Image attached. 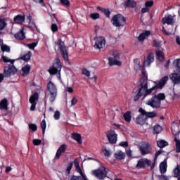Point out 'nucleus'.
I'll return each mask as SVG.
<instances>
[{
    "instance_id": "16",
    "label": "nucleus",
    "mask_w": 180,
    "mask_h": 180,
    "mask_svg": "<svg viewBox=\"0 0 180 180\" xmlns=\"http://www.w3.org/2000/svg\"><path fill=\"white\" fill-rule=\"evenodd\" d=\"M65 151H67V145L62 144L56 151L55 160H60V158L61 157V154H64Z\"/></svg>"
},
{
    "instance_id": "36",
    "label": "nucleus",
    "mask_w": 180,
    "mask_h": 180,
    "mask_svg": "<svg viewBox=\"0 0 180 180\" xmlns=\"http://www.w3.org/2000/svg\"><path fill=\"white\" fill-rule=\"evenodd\" d=\"M157 145L160 148H164V147H167V146H168V142L164 140H160L157 141Z\"/></svg>"
},
{
    "instance_id": "35",
    "label": "nucleus",
    "mask_w": 180,
    "mask_h": 180,
    "mask_svg": "<svg viewBox=\"0 0 180 180\" xmlns=\"http://www.w3.org/2000/svg\"><path fill=\"white\" fill-rule=\"evenodd\" d=\"M22 75L23 77H25V75H28L29 72H30V65H27L25 66H24L22 68Z\"/></svg>"
},
{
    "instance_id": "12",
    "label": "nucleus",
    "mask_w": 180,
    "mask_h": 180,
    "mask_svg": "<svg viewBox=\"0 0 180 180\" xmlns=\"http://www.w3.org/2000/svg\"><path fill=\"white\" fill-rule=\"evenodd\" d=\"M107 139H108V141L111 144H116L117 141V134H116V131L113 129L107 131Z\"/></svg>"
},
{
    "instance_id": "31",
    "label": "nucleus",
    "mask_w": 180,
    "mask_h": 180,
    "mask_svg": "<svg viewBox=\"0 0 180 180\" xmlns=\"http://www.w3.org/2000/svg\"><path fill=\"white\" fill-rule=\"evenodd\" d=\"M137 5V2L133 1V0H127V1H125V6L127 8H136Z\"/></svg>"
},
{
    "instance_id": "44",
    "label": "nucleus",
    "mask_w": 180,
    "mask_h": 180,
    "mask_svg": "<svg viewBox=\"0 0 180 180\" xmlns=\"http://www.w3.org/2000/svg\"><path fill=\"white\" fill-rule=\"evenodd\" d=\"M41 127L42 129V134L44 136L46 133V128L47 127V124L46 123V120H43L41 122Z\"/></svg>"
},
{
    "instance_id": "19",
    "label": "nucleus",
    "mask_w": 180,
    "mask_h": 180,
    "mask_svg": "<svg viewBox=\"0 0 180 180\" xmlns=\"http://www.w3.org/2000/svg\"><path fill=\"white\" fill-rule=\"evenodd\" d=\"M14 37L16 40H25V39H26V36L25 35V29L22 28L20 32L15 33Z\"/></svg>"
},
{
    "instance_id": "63",
    "label": "nucleus",
    "mask_w": 180,
    "mask_h": 180,
    "mask_svg": "<svg viewBox=\"0 0 180 180\" xmlns=\"http://www.w3.org/2000/svg\"><path fill=\"white\" fill-rule=\"evenodd\" d=\"M158 179L160 180H168V178L165 175H160L158 176Z\"/></svg>"
},
{
    "instance_id": "46",
    "label": "nucleus",
    "mask_w": 180,
    "mask_h": 180,
    "mask_svg": "<svg viewBox=\"0 0 180 180\" xmlns=\"http://www.w3.org/2000/svg\"><path fill=\"white\" fill-rule=\"evenodd\" d=\"M153 46L156 49H161V41H158L156 39H153Z\"/></svg>"
},
{
    "instance_id": "9",
    "label": "nucleus",
    "mask_w": 180,
    "mask_h": 180,
    "mask_svg": "<svg viewBox=\"0 0 180 180\" xmlns=\"http://www.w3.org/2000/svg\"><path fill=\"white\" fill-rule=\"evenodd\" d=\"M146 104L150 106V108H153V109H160V108H161V102H160L158 98L155 96H152V98L146 102Z\"/></svg>"
},
{
    "instance_id": "52",
    "label": "nucleus",
    "mask_w": 180,
    "mask_h": 180,
    "mask_svg": "<svg viewBox=\"0 0 180 180\" xmlns=\"http://www.w3.org/2000/svg\"><path fill=\"white\" fill-rule=\"evenodd\" d=\"M175 141H176V153H180V142L179 141L176 140V139H175Z\"/></svg>"
},
{
    "instance_id": "21",
    "label": "nucleus",
    "mask_w": 180,
    "mask_h": 180,
    "mask_svg": "<svg viewBox=\"0 0 180 180\" xmlns=\"http://www.w3.org/2000/svg\"><path fill=\"white\" fill-rule=\"evenodd\" d=\"M151 63H154V53H150L148 55L146 60L143 62L144 65H148L150 67L151 65Z\"/></svg>"
},
{
    "instance_id": "2",
    "label": "nucleus",
    "mask_w": 180,
    "mask_h": 180,
    "mask_svg": "<svg viewBox=\"0 0 180 180\" xmlns=\"http://www.w3.org/2000/svg\"><path fill=\"white\" fill-rule=\"evenodd\" d=\"M168 76L163 77L160 82H154L155 85L152 88H150L148 90L146 91V95H155L158 92V89H162L165 86L167 82H168Z\"/></svg>"
},
{
    "instance_id": "11",
    "label": "nucleus",
    "mask_w": 180,
    "mask_h": 180,
    "mask_svg": "<svg viewBox=\"0 0 180 180\" xmlns=\"http://www.w3.org/2000/svg\"><path fill=\"white\" fill-rule=\"evenodd\" d=\"M151 165V160L147 158H142L138 160L136 168L138 169H143L146 167H150Z\"/></svg>"
},
{
    "instance_id": "48",
    "label": "nucleus",
    "mask_w": 180,
    "mask_h": 180,
    "mask_svg": "<svg viewBox=\"0 0 180 180\" xmlns=\"http://www.w3.org/2000/svg\"><path fill=\"white\" fill-rule=\"evenodd\" d=\"M29 129L30 130H32V131H36L37 130V125L36 124H29Z\"/></svg>"
},
{
    "instance_id": "18",
    "label": "nucleus",
    "mask_w": 180,
    "mask_h": 180,
    "mask_svg": "<svg viewBox=\"0 0 180 180\" xmlns=\"http://www.w3.org/2000/svg\"><path fill=\"white\" fill-rule=\"evenodd\" d=\"M25 14H18L14 17L13 20L17 25H22V23H25Z\"/></svg>"
},
{
    "instance_id": "62",
    "label": "nucleus",
    "mask_w": 180,
    "mask_h": 180,
    "mask_svg": "<svg viewBox=\"0 0 180 180\" xmlns=\"http://www.w3.org/2000/svg\"><path fill=\"white\" fill-rule=\"evenodd\" d=\"M77 102H78V100L77 99V98L73 97L71 101L72 106H74L77 103Z\"/></svg>"
},
{
    "instance_id": "61",
    "label": "nucleus",
    "mask_w": 180,
    "mask_h": 180,
    "mask_svg": "<svg viewBox=\"0 0 180 180\" xmlns=\"http://www.w3.org/2000/svg\"><path fill=\"white\" fill-rule=\"evenodd\" d=\"M70 180H82V177L81 176H72Z\"/></svg>"
},
{
    "instance_id": "34",
    "label": "nucleus",
    "mask_w": 180,
    "mask_h": 180,
    "mask_svg": "<svg viewBox=\"0 0 180 180\" xmlns=\"http://www.w3.org/2000/svg\"><path fill=\"white\" fill-rule=\"evenodd\" d=\"M149 95H153L156 97L157 99H158L159 102L161 103V101H164L165 99V94L164 93H159L158 94H149Z\"/></svg>"
},
{
    "instance_id": "39",
    "label": "nucleus",
    "mask_w": 180,
    "mask_h": 180,
    "mask_svg": "<svg viewBox=\"0 0 180 180\" xmlns=\"http://www.w3.org/2000/svg\"><path fill=\"white\" fill-rule=\"evenodd\" d=\"M60 5L62 6H65V8H70L71 6V2L69 1V0H60Z\"/></svg>"
},
{
    "instance_id": "41",
    "label": "nucleus",
    "mask_w": 180,
    "mask_h": 180,
    "mask_svg": "<svg viewBox=\"0 0 180 180\" xmlns=\"http://www.w3.org/2000/svg\"><path fill=\"white\" fill-rule=\"evenodd\" d=\"M174 178H179L180 177V165L176 166V167L174 169Z\"/></svg>"
},
{
    "instance_id": "49",
    "label": "nucleus",
    "mask_w": 180,
    "mask_h": 180,
    "mask_svg": "<svg viewBox=\"0 0 180 180\" xmlns=\"http://www.w3.org/2000/svg\"><path fill=\"white\" fill-rule=\"evenodd\" d=\"M90 18L94 20H96V19H99L100 15L98 13H94L90 15Z\"/></svg>"
},
{
    "instance_id": "64",
    "label": "nucleus",
    "mask_w": 180,
    "mask_h": 180,
    "mask_svg": "<svg viewBox=\"0 0 180 180\" xmlns=\"http://www.w3.org/2000/svg\"><path fill=\"white\" fill-rule=\"evenodd\" d=\"M96 79H98V77L96 76L90 78V81H92L93 84H96Z\"/></svg>"
},
{
    "instance_id": "56",
    "label": "nucleus",
    "mask_w": 180,
    "mask_h": 180,
    "mask_svg": "<svg viewBox=\"0 0 180 180\" xmlns=\"http://www.w3.org/2000/svg\"><path fill=\"white\" fill-rule=\"evenodd\" d=\"M103 152V154H104L105 157H110V155H112L110 151H109L107 149H105Z\"/></svg>"
},
{
    "instance_id": "22",
    "label": "nucleus",
    "mask_w": 180,
    "mask_h": 180,
    "mask_svg": "<svg viewBox=\"0 0 180 180\" xmlns=\"http://www.w3.org/2000/svg\"><path fill=\"white\" fill-rule=\"evenodd\" d=\"M108 65H110V67H112L113 65H118V67H120L122 65V63L117 60V59H113V57H109Z\"/></svg>"
},
{
    "instance_id": "57",
    "label": "nucleus",
    "mask_w": 180,
    "mask_h": 180,
    "mask_svg": "<svg viewBox=\"0 0 180 180\" xmlns=\"http://www.w3.org/2000/svg\"><path fill=\"white\" fill-rule=\"evenodd\" d=\"M60 111H56L53 115V117L56 120H58L60 119Z\"/></svg>"
},
{
    "instance_id": "25",
    "label": "nucleus",
    "mask_w": 180,
    "mask_h": 180,
    "mask_svg": "<svg viewBox=\"0 0 180 180\" xmlns=\"http://www.w3.org/2000/svg\"><path fill=\"white\" fill-rule=\"evenodd\" d=\"M8 99L4 98L0 101V110H8Z\"/></svg>"
},
{
    "instance_id": "60",
    "label": "nucleus",
    "mask_w": 180,
    "mask_h": 180,
    "mask_svg": "<svg viewBox=\"0 0 180 180\" xmlns=\"http://www.w3.org/2000/svg\"><path fill=\"white\" fill-rule=\"evenodd\" d=\"M147 12H150V8H148V7L143 8L141 9V15H144V13H147Z\"/></svg>"
},
{
    "instance_id": "55",
    "label": "nucleus",
    "mask_w": 180,
    "mask_h": 180,
    "mask_svg": "<svg viewBox=\"0 0 180 180\" xmlns=\"http://www.w3.org/2000/svg\"><path fill=\"white\" fill-rule=\"evenodd\" d=\"M82 74L84 75H86V77H90L91 76V72H89V70H88L86 69H84L82 70Z\"/></svg>"
},
{
    "instance_id": "7",
    "label": "nucleus",
    "mask_w": 180,
    "mask_h": 180,
    "mask_svg": "<svg viewBox=\"0 0 180 180\" xmlns=\"http://www.w3.org/2000/svg\"><path fill=\"white\" fill-rule=\"evenodd\" d=\"M61 68H63V65L61 64V60H60V58H57L55 59V62L52 66V68H51L49 70V74H51V75H56V74H57V72H60V71H61Z\"/></svg>"
},
{
    "instance_id": "59",
    "label": "nucleus",
    "mask_w": 180,
    "mask_h": 180,
    "mask_svg": "<svg viewBox=\"0 0 180 180\" xmlns=\"http://www.w3.org/2000/svg\"><path fill=\"white\" fill-rule=\"evenodd\" d=\"M121 147H129V143L127 141H122L120 143Z\"/></svg>"
},
{
    "instance_id": "26",
    "label": "nucleus",
    "mask_w": 180,
    "mask_h": 180,
    "mask_svg": "<svg viewBox=\"0 0 180 180\" xmlns=\"http://www.w3.org/2000/svg\"><path fill=\"white\" fill-rule=\"evenodd\" d=\"M150 34H151V31L146 30L138 37V40H139V41H144L146 37H148Z\"/></svg>"
},
{
    "instance_id": "24",
    "label": "nucleus",
    "mask_w": 180,
    "mask_h": 180,
    "mask_svg": "<svg viewBox=\"0 0 180 180\" xmlns=\"http://www.w3.org/2000/svg\"><path fill=\"white\" fill-rule=\"evenodd\" d=\"M162 23L163 25H174V23H175V22H174V17H172V15H169L163 18Z\"/></svg>"
},
{
    "instance_id": "4",
    "label": "nucleus",
    "mask_w": 180,
    "mask_h": 180,
    "mask_svg": "<svg viewBox=\"0 0 180 180\" xmlns=\"http://www.w3.org/2000/svg\"><path fill=\"white\" fill-rule=\"evenodd\" d=\"M111 23L115 27H123L126 25V18L122 14H116L111 19Z\"/></svg>"
},
{
    "instance_id": "14",
    "label": "nucleus",
    "mask_w": 180,
    "mask_h": 180,
    "mask_svg": "<svg viewBox=\"0 0 180 180\" xmlns=\"http://www.w3.org/2000/svg\"><path fill=\"white\" fill-rule=\"evenodd\" d=\"M105 43L106 41L105 40V39L102 37H99L96 39L94 48L97 49L98 50H101V49H103V46H105Z\"/></svg>"
},
{
    "instance_id": "29",
    "label": "nucleus",
    "mask_w": 180,
    "mask_h": 180,
    "mask_svg": "<svg viewBox=\"0 0 180 180\" xmlns=\"http://www.w3.org/2000/svg\"><path fill=\"white\" fill-rule=\"evenodd\" d=\"M156 56L158 61H160L161 63H162V61L165 60V56L164 55V52L160 50L156 51Z\"/></svg>"
},
{
    "instance_id": "28",
    "label": "nucleus",
    "mask_w": 180,
    "mask_h": 180,
    "mask_svg": "<svg viewBox=\"0 0 180 180\" xmlns=\"http://www.w3.org/2000/svg\"><path fill=\"white\" fill-rule=\"evenodd\" d=\"M96 9L102 12V13H104L105 16H106L108 19L109 18H110V11L109 10V8L97 6Z\"/></svg>"
},
{
    "instance_id": "32",
    "label": "nucleus",
    "mask_w": 180,
    "mask_h": 180,
    "mask_svg": "<svg viewBox=\"0 0 180 180\" xmlns=\"http://www.w3.org/2000/svg\"><path fill=\"white\" fill-rule=\"evenodd\" d=\"M160 171L162 175L167 172V162H162L160 165Z\"/></svg>"
},
{
    "instance_id": "23",
    "label": "nucleus",
    "mask_w": 180,
    "mask_h": 180,
    "mask_svg": "<svg viewBox=\"0 0 180 180\" xmlns=\"http://www.w3.org/2000/svg\"><path fill=\"white\" fill-rule=\"evenodd\" d=\"M114 157L116 160L122 161V160L126 158V153H123L122 150H118L114 154Z\"/></svg>"
},
{
    "instance_id": "8",
    "label": "nucleus",
    "mask_w": 180,
    "mask_h": 180,
    "mask_svg": "<svg viewBox=\"0 0 180 180\" xmlns=\"http://www.w3.org/2000/svg\"><path fill=\"white\" fill-rule=\"evenodd\" d=\"M151 144L148 142L142 141L139 146V150L141 155H147L151 153Z\"/></svg>"
},
{
    "instance_id": "13",
    "label": "nucleus",
    "mask_w": 180,
    "mask_h": 180,
    "mask_svg": "<svg viewBox=\"0 0 180 180\" xmlns=\"http://www.w3.org/2000/svg\"><path fill=\"white\" fill-rule=\"evenodd\" d=\"M39 101V93L34 92L30 98V103H31L30 110L33 111L36 110V105Z\"/></svg>"
},
{
    "instance_id": "38",
    "label": "nucleus",
    "mask_w": 180,
    "mask_h": 180,
    "mask_svg": "<svg viewBox=\"0 0 180 180\" xmlns=\"http://www.w3.org/2000/svg\"><path fill=\"white\" fill-rule=\"evenodd\" d=\"M6 25L8 24L6 23L5 18H0V30H4V29L6 27Z\"/></svg>"
},
{
    "instance_id": "30",
    "label": "nucleus",
    "mask_w": 180,
    "mask_h": 180,
    "mask_svg": "<svg viewBox=\"0 0 180 180\" xmlns=\"http://www.w3.org/2000/svg\"><path fill=\"white\" fill-rule=\"evenodd\" d=\"M73 164L75 165L76 172H77L78 174H80V175L82 174V169H81V167H79V162H78V159H75Z\"/></svg>"
},
{
    "instance_id": "45",
    "label": "nucleus",
    "mask_w": 180,
    "mask_h": 180,
    "mask_svg": "<svg viewBox=\"0 0 180 180\" xmlns=\"http://www.w3.org/2000/svg\"><path fill=\"white\" fill-rule=\"evenodd\" d=\"M37 44H39V42H32L27 44V46L30 49V50H34V48L37 47Z\"/></svg>"
},
{
    "instance_id": "50",
    "label": "nucleus",
    "mask_w": 180,
    "mask_h": 180,
    "mask_svg": "<svg viewBox=\"0 0 180 180\" xmlns=\"http://www.w3.org/2000/svg\"><path fill=\"white\" fill-rule=\"evenodd\" d=\"M51 29L53 33H56V32H58V27L57 26V24L53 23L51 26Z\"/></svg>"
},
{
    "instance_id": "6",
    "label": "nucleus",
    "mask_w": 180,
    "mask_h": 180,
    "mask_svg": "<svg viewBox=\"0 0 180 180\" xmlns=\"http://www.w3.org/2000/svg\"><path fill=\"white\" fill-rule=\"evenodd\" d=\"M18 72V69L13 64H6L4 69V75L6 78H9L12 75H15Z\"/></svg>"
},
{
    "instance_id": "42",
    "label": "nucleus",
    "mask_w": 180,
    "mask_h": 180,
    "mask_svg": "<svg viewBox=\"0 0 180 180\" xmlns=\"http://www.w3.org/2000/svg\"><path fill=\"white\" fill-rule=\"evenodd\" d=\"M1 50L3 51V53H10L11 52V48L8 46V45L2 44L1 45Z\"/></svg>"
},
{
    "instance_id": "58",
    "label": "nucleus",
    "mask_w": 180,
    "mask_h": 180,
    "mask_svg": "<svg viewBox=\"0 0 180 180\" xmlns=\"http://www.w3.org/2000/svg\"><path fill=\"white\" fill-rule=\"evenodd\" d=\"M175 62H176V65L177 67L176 70L179 72H180V59H176Z\"/></svg>"
},
{
    "instance_id": "15",
    "label": "nucleus",
    "mask_w": 180,
    "mask_h": 180,
    "mask_svg": "<svg viewBox=\"0 0 180 180\" xmlns=\"http://www.w3.org/2000/svg\"><path fill=\"white\" fill-rule=\"evenodd\" d=\"M139 112L141 113V115H144L146 119H153L154 117H157V112H147L146 110L140 108L139 109Z\"/></svg>"
},
{
    "instance_id": "33",
    "label": "nucleus",
    "mask_w": 180,
    "mask_h": 180,
    "mask_svg": "<svg viewBox=\"0 0 180 180\" xmlns=\"http://www.w3.org/2000/svg\"><path fill=\"white\" fill-rule=\"evenodd\" d=\"M123 117L126 122L130 123V122H131V111H127L124 113Z\"/></svg>"
},
{
    "instance_id": "5",
    "label": "nucleus",
    "mask_w": 180,
    "mask_h": 180,
    "mask_svg": "<svg viewBox=\"0 0 180 180\" xmlns=\"http://www.w3.org/2000/svg\"><path fill=\"white\" fill-rule=\"evenodd\" d=\"M56 46H58L60 53L62 54V57L65 61H69L68 58V51H67V47L65 44L61 39H59L57 41H55Z\"/></svg>"
},
{
    "instance_id": "40",
    "label": "nucleus",
    "mask_w": 180,
    "mask_h": 180,
    "mask_svg": "<svg viewBox=\"0 0 180 180\" xmlns=\"http://www.w3.org/2000/svg\"><path fill=\"white\" fill-rule=\"evenodd\" d=\"M162 130V127L159 124L155 125L153 128V131L155 134H160Z\"/></svg>"
},
{
    "instance_id": "54",
    "label": "nucleus",
    "mask_w": 180,
    "mask_h": 180,
    "mask_svg": "<svg viewBox=\"0 0 180 180\" xmlns=\"http://www.w3.org/2000/svg\"><path fill=\"white\" fill-rule=\"evenodd\" d=\"M32 143H33L34 146H40V144H41V140L33 139Z\"/></svg>"
},
{
    "instance_id": "1",
    "label": "nucleus",
    "mask_w": 180,
    "mask_h": 180,
    "mask_svg": "<svg viewBox=\"0 0 180 180\" xmlns=\"http://www.w3.org/2000/svg\"><path fill=\"white\" fill-rule=\"evenodd\" d=\"M142 75L139 79V84L137 85L136 90L134 91V94H136L134 96V102H139V100L141 96L147 98L148 95H146V91L149 90L148 89V77L147 76V72L146 71H142Z\"/></svg>"
},
{
    "instance_id": "27",
    "label": "nucleus",
    "mask_w": 180,
    "mask_h": 180,
    "mask_svg": "<svg viewBox=\"0 0 180 180\" xmlns=\"http://www.w3.org/2000/svg\"><path fill=\"white\" fill-rule=\"evenodd\" d=\"M73 140H75L78 143V144H82V137L81 136L80 134L78 133H73L71 136Z\"/></svg>"
},
{
    "instance_id": "3",
    "label": "nucleus",
    "mask_w": 180,
    "mask_h": 180,
    "mask_svg": "<svg viewBox=\"0 0 180 180\" xmlns=\"http://www.w3.org/2000/svg\"><path fill=\"white\" fill-rule=\"evenodd\" d=\"M47 91H49V94L46 96V98L49 97V102L53 103L57 98V86L53 82H49L47 84Z\"/></svg>"
},
{
    "instance_id": "10",
    "label": "nucleus",
    "mask_w": 180,
    "mask_h": 180,
    "mask_svg": "<svg viewBox=\"0 0 180 180\" xmlns=\"http://www.w3.org/2000/svg\"><path fill=\"white\" fill-rule=\"evenodd\" d=\"M92 174L97 178V179H105L108 173L106 172V169L103 167V169H98L92 171Z\"/></svg>"
},
{
    "instance_id": "47",
    "label": "nucleus",
    "mask_w": 180,
    "mask_h": 180,
    "mask_svg": "<svg viewBox=\"0 0 180 180\" xmlns=\"http://www.w3.org/2000/svg\"><path fill=\"white\" fill-rule=\"evenodd\" d=\"M1 58L4 63H11V64H13L15 63V60H11L8 58V56H2Z\"/></svg>"
},
{
    "instance_id": "17",
    "label": "nucleus",
    "mask_w": 180,
    "mask_h": 180,
    "mask_svg": "<svg viewBox=\"0 0 180 180\" xmlns=\"http://www.w3.org/2000/svg\"><path fill=\"white\" fill-rule=\"evenodd\" d=\"M144 116V115L141 113V115L136 117L135 120L136 124H139L140 126H144V124H146V122H147V118Z\"/></svg>"
},
{
    "instance_id": "20",
    "label": "nucleus",
    "mask_w": 180,
    "mask_h": 180,
    "mask_svg": "<svg viewBox=\"0 0 180 180\" xmlns=\"http://www.w3.org/2000/svg\"><path fill=\"white\" fill-rule=\"evenodd\" d=\"M171 79L174 85H179L180 84V73H173Z\"/></svg>"
},
{
    "instance_id": "43",
    "label": "nucleus",
    "mask_w": 180,
    "mask_h": 180,
    "mask_svg": "<svg viewBox=\"0 0 180 180\" xmlns=\"http://www.w3.org/2000/svg\"><path fill=\"white\" fill-rule=\"evenodd\" d=\"M110 57H112L115 60H120V53L117 51H114Z\"/></svg>"
},
{
    "instance_id": "53",
    "label": "nucleus",
    "mask_w": 180,
    "mask_h": 180,
    "mask_svg": "<svg viewBox=\"0 0 180 180\" xmlns=\"http://www.w3.org/2000/svg\"><path fill=\"white\" fill-rule=\"evenodd\" d=\"M72 165H74V162H72L69 164V165L68 166V167L66 169L67 174H70L71 169H72Z\"/></svg>"
},
{
    "instance_id": "37",
    "label": "nucleus",
    "mask_w": 180,
    "mask_h": 180,
    "mask_svg": "<svg viewBox=\"0 0 180 180\" xmlns=\"http://www.w3.org/2000/svg\"><path fill=\"white\" fill-rule=\"evenodd\" d=\"M30 58H32V52L30 51H28L27 53L21 57V60L26 62L29 61Z\"/></svg>"
},
{
    "instance_id": "51",
    "label": "nucleus",
    "mask_w": 180,
    "mask_h": 180,
    "mask_svg": "<svg viewBox=\"0 0 180 180\" xmlns=\"http://www.w3.org/2000/svg\"><path fill=\"white\" fill-rule=\"evenodd\" d=\"M154 5V1H146L145 3V6L146 8H151V6H153Z\"/></svg>"
}]
</instances>
